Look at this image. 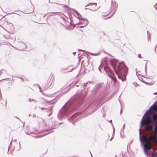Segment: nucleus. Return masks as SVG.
<instances>
[{
  "label": "nucleus",
  "mask_w": 157,
  "mask_h": 157,
  "mask_svg": "<svg viewBox=\"0 0 157 157\" xmlns=\"http://www.w3.org/2000/svg\"><path fill=\"white\" fill-rule=\"evenodd\" d=\"M157 101H155L144 115L140 122L139 129L140 140L147 156L157 157V152L154 145L157 147Z\"/></svg>",
  "instance_id": "1"
},
{
  "label": "nucleus",
  "mask_w": 157,
  "mask_h": 157,
  "mask_svg": "<svg viewBox=\"0 0 157 157\" xmlns=\"http://www.w3.org/2000/svg\"><path fill=\"white\" fill-rule=\"evenodd\" d=\"M87 93V91L82 90L79 94L75 95L69 100L60 110L58 115V118L60 120L65 118L76 110L81 105Z\"/></svg>",
  "instance_id": "2"
},
{
  "label": "nucleus",
  "mask_w": 157,
  "mask_h": 157,
  "mask_svg": "<svg viewBox=\"0 0 157 157\" xmlns=\"http://www.w3.org/2000/svg\"><path fill=\"white\" fill-rule=\"evenodd\" d=\"M118 60L111 59L110 60L111 65L112 66L118 78L123 82L126 79V77L128 71L127 67L123 62L117 63Z\"/></svg>",
  "instance_id": "3"
},
{
  "label": "nucleus",
  "mask_w": 157,
  "mask_h": 157,
  "mask_svg": "<svg viewBox=\"0 0 157 157\" xmlns=\"http://www.w3.org/2000/svg\"><path fill=\"white\" fill-rule=\"evenodd\" d=\"M118 6L117 4L113 0H111V8L110 9V10L111 11H113L112 16H113L115 13L117 9Z\"/></svg>",
  "instance_id": "4"
},
{
  "label": "nucleus",
  "mask_w": 157,
  "mask_h": 157,
  "mask_svg": "<svg viewBox=\"0 0 157 157\" xmlns=\"http://www.w3.org/2000/svg\"><path fill=\"white\" fill-rule=\"evenodd\" d=\"M48 124L50 129L55 128L58 127L57 123L54 121L50 120L48 122Z\"/></svg>",
  "instance_id": "5"
},
{
  "label": "nucleus",
  "mask_w": 157,
  "mask_h": 157,
  "mask_svg": "<svg viewBox=\"0 0 157 157\" xmlns=\"http://www.w3.org/2000/svg\"><path fill=\"white\" fill-rule=\"evenodd\" d=\"M103 69L105 70V73L108 76L113 73L110 69L107 66L104 67Z\"/></svg>",
  "instance_id": "6"
},
{
  "label": "nucleus",
  "mask_w": 157,
  "mask_h": 157,
  "mask_svg": "<svg viewBox=\"0 0 157 157\" xmlns=\"http://www.w3.org/2000/svg\"><path fill=\"white\" fill-rule=\"evenodd\" d=\"M91 109V106L89 105L87 106H84L82 109V111L81 112H87L90 111Z\"/></svg>",
  "instance_id": "7"
},
{
  "label": "nucleus",
  "mask_w": 157,
  "mask_h": 157,
  "mask_svg": "<svg viewBox=\"0 0 157 157\" xmlns=\"http://www.w3.org/2000/svg\"><path fill=\"white\" fill-rule=\"evenodd\" d=\"M108 76L109 77L111 78L113 81L114 83H116V82L117 79L113 73H112Z\"/></svg>",
  "instance_id": "8"
},
{
  "label": "nucleus",
  "mask_w": 157,
  "mask_h": 157,
  "mask_svg": "<svg viewBox=\"0 0 157 157\" xmlns=\"http://www.w3.org/2000/svg\"><path fill=\"white\" fill-rule=\"evenodd\" d=\"M80 113H76L72 116L69 119H68V120L69 121H71L73 120L74 118H75L77 116L80 114Z\"/></svg>",
  "instance_id": "9"
},
{
  "label": "nucleus",
  "mask_w": 157,
  "mask_h": 157,
  "mask_svg": "<svg viewBox=\"0 0 157 157\" xmlns=\"http://www.w3.org/2000/svg\"><path fill=\"white\" fill-rule=\"evenodd\" d=\"M82 21H81V23H83L84 24V26H86L88 23V21L86 19L82 18Z\"/></svg>",
  "instance_id": "10"
},
{
  "label": "nucleus",
  "mask_w": 157,
  "mask_h": 157,
  "mask_svg": "<svg viewBox=\"0 0 157 157\" xmlns=\"http://www.w3.org/2000/svg\"><path fill=\"white\" fill-rule=\"evenodd\" d=\"M92 5H94V6H97V3H94V2L89 3L85 7H86L87 6H92Z\"/></svg>",
  "instance_id": "11"
},
{
  "label": "nucleus",
  "mask_w": 157,
  "mask_h": 157,
  "mask_svg": "<svg viewBox=\"0 0 157 157\" xmlns=\"http://www.w3.org/2000/svg\"><path fill=\"white\" fill-rule=\"evenodd\" d=\"M88 53L90 55H92L93 56H98V55H99L100 53V52H98V53H91L90 52H89Z\"/></svg>",
  "instance_id": "12"
},
{
  "label": "nucleus",
  "mask_w": 157,
  "mask_h": 157,
  "mask_svg": "<svg viewBox=\"0 0 157 157\" xmlns=\"http://www.w3.org/2000/svg\"><path fill=\"white\" fill-rule=\"evenodd\" d=\"M103 67V66H102L101 65H100V66L98 67V70L99 71L101 72V69H102Z\"/></svg>",
  "instance_id": "13"
},
{
  "label": "nucleus",
  "mask_w": 157,
  "mask_h": 157,
  "mask_svg": "<svg viewBox=\"0 0 157 157\" xmlns=\"http://www.w3.org/2000/svg\"><path fill=\"white\" fill-rule=\"evenodd\" d=\"M85 9V10L86 9H89V10H92V11H95L98 9H88V8H86Z\"/></svg>",
  "instance_id": "14"
},
{
  "label": "nucleus",
  "mask_w": 157,
  "mask_h": 157,
  "mask_svg": "<svg viewBox=\"0 0 157 157\" xmlns=\"http://www.w3.org/2000/svg\"><path fill=\"white\" fill-rule=\"evenodd\" d=\"M65 89H67V91L66 92H64V93H66V92H67L69 91V89H70L69 86H67L66 87V88H65Z\"/></svg>",
  "instance_id": "15"
},
{
  "label": "nucleus",
  "mask_w": 157,
  "mask_h": 157,
  "mask_svg": "<svg viewBox=\"0 0 157 157\" xmlns=\"http://www.w3.org/2000/svg\"><path fill=\"white\" fill-rule=\"evenodd\" d=\"M88 66H86V67H85V70H87L88 71H90V70L88 68Z\"/></svg>",
  "instance_id": "16"
},
{
  "label": "nucleus",
  "mask_w": 157,
  "mask_h": 157,
  "mask_svg": "<svg viewBox=\"0 0 157 157\" xmlns=\"http://www.w3.org/2000/svg\"><path fill=\"white\" fill-rule=\"evenodd\" d=\"M75 68H76V67H72V68H71V70L68 71V72H71V71H72L73 70H74V69H75Z\"/></svg>",
  "instance_id": "17"
},
{
  "label": "nucleus",
  "mask_w": 157,
  "mask_h": 157,
  "mask_svg": "<svg viewBox=\"0 0 157 157\" xmlns=\"http://www.w3.org/2000/svg\"><path fill=\"white\" fill-rule=\"evenodd\" d=\"M147 61L145 65V72L146 73H147L146 66H147Z\"/></svg>",
  "instance_id": "18"
},
{
  "label": "nucleus",
  "mask_w": 157,
  "mask_h": 157,
  "mask_svg": "<svg viewBox=\"0 0 157 157\" xmlns=\"http://www.w3.org/2000/svg\"><path fill=\"white\" fill-rule=\"evenodd\" d=\"M75 13L77 14V15L79 17H81V16L80 15V14L78 12H76Z\"/></svg>",
  "instance_id": "19"
},
{
  "label": "nucleus",
  "mask_w": 157,
  "mask_h": 157,
  "mask_svg": "<svg viewBox=\"0 0 157 157\" xmlns=\"http://www.w3.org/2000/svg\"><path fill=\"white\" fill-rule=\"evenodd\" d=\"M88 82H87L86 83H85L84 85H83V87H85L86 86L87 84H88Z\"/></svg>",
  "instance_id": "20"
},
{
  "label": "nucleus",
  "mask_w": 157,
  "mask_h": 157,
  "mask_svg": "<svg viewBox=\"0 0 157 157\" xmlns=\"http://www.w3.org/2000/svg\"><path fill=\"white\" fill-rule=\"evenodd\" d=\"M29 101H30V102H31V101H34V102H36V100H34V99H32V100H31V99L29 98Z\"/></svg>",
  "instance_id": "21"
},
{
  "label": "nucleus",
  "mask_w": 157,
  "mask_h": 157,
  "mask_svg": "<svg viewBox=\"0 0 157 157\" xmlns=\"http://www.w3.org/2000/svg\"><path fill=\"white\" fill-rule=\"evenodd\" d=\"M138 57L139 58H142L141 55L140 54H138Z\"/></svg>",
  "instance_id": "22"
},
{
  "label": "nucleus",
  "mask_w": 157,
  "mask_h": 157,
  "mask_svg": "<svg viewBox=\"0 0 157 157\" xmlns=\"http://www.w3.org/2000/svg\"><path fill=\"white\" fill-rule=\"evenodd\" d=\"M78 50L79 51H82L83 52H85V51H84V50H81V49H78Z\"/></svg>",
  "instance_id": "23"
},
{
  "label": "nucleus",
  "mask_w": 157,
  "mask_h": 157,
  "mask_svg": "<svg viewBox=\"0 0 157 157\" xmlns=\"http://www.w3.org/2000/svg\"><path fill=\"white\" fill-rule=\"evenodd\" d=\"M52 107H51L49 108V109H46V110H51L52 109Z\"/></svg>",
  "instance_id": "24"
},
{
  "label": "nucleus",
  "mask_w": 157,
  "mask_h": 157,
  "mask_svg": "<svg viewBox=\"0 0 157 157\" xmlns=\"http://www.w3.org/2000/svg\"><path fill=\"white\" fill-rule=\"evenodd\" d=\"M154 95H157V92H154L153 93Z\"/></svg>",
  "instance_id": "25"
},
{
  "label": "nucleus",
  "mask_w": 157,
  "mask_h": 157,
  "mask_svg": "<svg viewBox=\"0 0 157 157\" xmlns=\"http://www.w3.org/2000/svg\"><path fill=\"white\" fill-rule=\"evenodd\" d=\"M39 89H40V91L41 92H42V90H41V88H40V86H39Z\"/></svg>",
  "instance_id": "26"
},
{
  "label": "nucleus",
  "mask_w": 157,
  "mask_h": 157,
  "mask_svg": "<svg viewBox=\"0 0 157 157\" xmlns=\"http://www.w3.org/2000/svg\"><path fill=\"white\" fill-rule=\"evenodd\" d=\"M109 122L110 123H111V124L112 125V126H113V124H112V120H110L109 121Z\"/></svg>",
  "instance_id": "27"
},
{
  "label": "nucleus",
  "mask_w": 157,
  "mask_h": 157,
  "mask_svg": "<svg viewBox=\"0 0 157 157\" xmlns=\"http://www.w3.org/2000/svg\"><path fill=\"white\" fill-rule=\"evenodd\" d=\"M41 109H45V108H44V107H42V108H41Z\"/></svg>",
  "instance_id": "28"
},
{
  "label": "nucleus",
  "mask_w": 157,
  "mask_h": 157,
  "mask_svg": "<svg viewBox=\"0 0 157 157\" xmlns=\"http://www.w3.org/2000/svg\"><path fill=\"white\" fill-rule=\"evenodd\" d=\"M11 143H12V142H10V145H9V147H8V150H9V147H10V144H11Z\"/></svg>",
  "instance_id": "29"
},
{
  "label": "nucleus",
  "mask_w": 157,
  "mask_h": 157,
  "mask_svg": "<svg viewBox=\"0 0 157 157\" xmlns=\"http://www.w3.org/2000/svg\"><path fill=\"white\" fill-rule=\"evenodd\" d=\"M2 72H1V71H0V75L2 74Z\"/></svg>",
  "instance_id": "30"
},
{
  "label": "nucleus",
  "mask_w": 157,
  "mask_h": 157,
  "mask_svg": "<svg viewBox=\"0 0 157 157\" xmlns=\"http://www.w3.org/2000/svg\"><path fill=\"white\" fill-rule=\"evenodd\" d=\"M85 27V26H80V28H83V27Z\"/></svg>",
  "instance_id": "31"
},
{
  "label": "nucleus",
  "mask_w": 157,
  "mask_h": 157,
  "mask_svg": "<svg viewBox=\"0 0 157 157\" xmlns=\"http://www.w3.org/2000/svg\"><path fill=\"white\" fill-rule=\"evenodd\" d=\"M36 115H35L34 114L33 115V117H36Z\"/></svg>",
  "instance_id": "32"
},
{
  "label": "nucleus",
  "mask_w": 157,
  "mask_h": 157,
  "mask_svg": "<svg viewBox=\"0 0 157 157\" xmlns=\"http://www.w3.org/2000/svg\"><path fill=\"white\" fill-rule=\"evenodd\" d=\"M113 138L112 137L110 140V141H111L112 140Z\"/></svg>",
  "instance_id": "33"
},
{
  "label": "nucleus",
  "mask_w": 157,
  "mask_h": 157,
  "mask_svg": "<svg viewBox=\"0 0 157 157\" xmlns=\"http://www.w3.org/2000/svg\"><path fill=\"white\" fill-rule=\"evenodd\" d=\"M76 53V52H73V54L74 55H75V54Z\"/></svg>",
  "instance_id": "34"
},
{
  "label": "nucleus",
  "mask_w": 157,
  "mask_h": 157,
  "mask_svg": "<svg viewBox=\"0 0 157 157\" xmlns=\"http://www.w3.org/2000/svg\"><path fill=\"white\" fill-rule=\"evenodd\" d=\"M147 34H148V35H149V32H148V31H147Z\"/></svg>",
  "instance_id": "35"
},
{
  "label": "nucleus",
  "mask_w": 157,
  "mask_h": 157,
  "mask_svg": "<svg viewBox=\"0 0 157 157\" xmlns=\"http://www.w3.org/2000/svg\"><path fill=\"white\" fill-rule=\"evenodd\" d=\"M78 117H77L75 119H74V121H75V120H77V119H78Z\"/></svg>",
  "instance_id": "36"
},
{
  "label": "nucleus",
  "mask_w": 157,
  "mask_h": 157,
  "mask_svg": "<svg viewBox=\"0 0 157 157\" xmlns=\"http://www.w3.org/2000/svg\"><path fill=\"white\" fill-rule=\"evenodd\" d=\"M72 67V66H69V67H68V68H67L68 69L69 68H70V67Z\"/></svg>",
  "instance_id": "37"
},
{
  "label": "nucleus",
  "mask_w": 157,
  "mask_h": 157,
  "mask_svg": "<svg viewBox=\"0 0 157 157\" xmlns=\"http://www.w3.org/2000/svg\"><path fill=\"white\" fill-rule=\"evenodd\" d=\"M51 114H52V113H49V116H50L51 115Z\"/></svg>",
  "instance_id": "38"
},
{
  "label": "nucleus",
  "mask_w": 157,
  "mask_h": 157,
  "mask_svg": "<svg viewBox=\"0 0 157 157\" xmlns=\"http://www.w3.org/2000/svg\"><path fill=\"white\" fill-rule=\"evenodd\" d=\"M16 117V118H18L19 120H20V119H19V118H17V117Z\"/></svg>",
  "instance_id": "39"
},
{
  "label": "nucleus",
  "mask_w": 157,
  "mask_h": 157,
  "mask_svg": "<svg viewBox=\"0 0 157 157\" xmlns=\"http://www.w3.org/2000/svg\"><path fill=\"white\" fill-rule=\"evenodd\" d=\"M90 154H91V156L92 157H93V156H92V154H91V152H90Z\"/></svg>",
  "instance_id": "40"
},
{
  "label": "nucleus",
  "mask_w": 157,
  "mask_h": 157,
  "mask_svg": "<svg viewBox=\"0 0 157 157\" xmlns=\"http://www.w3.org/2000/svg\"><path fill=\"white\" fill-rule=\"evenodd\" d=\"M75 86H76V87H78V85H75Z\"/></svg>",
  "instance_id": "41"
},
{
  "label": "nucleus",
  "mask_w": 157,
  "mask_h": 157,
  "mask_svg": "<svg viewBox=\"0 0 157 157\" xmlns=\"http://www.w3.org/2000/svg\"><path fill=\"white\" fill-rule=\"evenodd\" d=\"M87 64L88 65H89V63H88V61L87 63Z\"/></svg>",
  "instance_id": "42"
},
{
  "label": "nucleus",
  "mask_w": 157,
  "mask_h": 157,
  "mask_svg": "<svg viewBox=\"0 0 157 157\" xmlns=\"http://www.w3.org/2000/svg\"><path fill=\"white\" fill-rule=\"evenodd\" d=\"M122 111H121V112H120V113H122Z\"/></svg>",
  "instance_id": "43"
},
{
  "label": "nucleus",
  "mask_w": 157,
  "mask_h": 157,
  "mask_svg": "<svg viewBox=\"0 0 157 157\" xmlns=\"http://www.w3.org/2000/svg\"><path fill=\"white\" fill-rule=\"evenodd\" d=\"M11 45V46L13 47V48H14V46H13L12 45H11V44H10Z\"/></svg>",
  "instance_id": "44"
},
{
  "label": "nucleus",
  "mask_w": 157,
  "mask_h": 157,
  "mask_svg": "<svg viewBox=\"0 0 157 157\" xmlns=\"http://www.w3.org/2000/svg\"><path fill=\"white\" fill-rule=\"evenodd\" d=\"M124 125H123V128H124Z\"/></svg>",
  "instance_id": "45"
},
{
  "label": "nucleus",
  "mask_w": 157,
  "mask_h": 157,
  "mask_svg": "<svg viewBox=\"0 0 157 157\" xmlns=\"http://www.w3.org/2000/svg\"><path fill=\"white\" fill-rule=\"evenodd\" d=\"M78 19H81V18L79 17H78Z\"/></svg>",
  "instance_id": "46"
},
{
  "label": "nucleus",
  "mask_w": 157,
  "mask_h": 157,
  "mask_svg": "<svg viewBox=\"0 0 157 157\" xmlns=\"http://www.w3.org/2000/svg\"><path fill=\"white\" fill-rule=\"evenodd\" d=\"M157 47V45H156V47H155V49Z\"/></svg>",
  "instance_id": "47"
},
{
  "label": "nucleus",
  "mask_w": 157,
  "mask_h": 157,
  "mask_svg": "<svg viewBox=\"0 0 157 157\" xmlns=\"http://www.w3.org/2000/svg\"><path fill=\"white\" fill-rule=\"evenodd\" d=\"M91 113V112H89V113Z\"/></svg>",
  "instance_id": "48"
},
{
  "label": "nucleus",
  "mask_w": 157,
  "mask_h": 157,
  "mask_svg": "<svg viewBox=\"0 0 157 157\" xmlns=\"http://www.w3.org/2000/svg\"><path fill=\"white\" fill-rule=\"evenodd\" d=\"M62 123H59V124H60Z\"/></svg>",
  "instance_id": "49"
},
{
  "label": "nucleus",
  "mask_w": 157,
  "mask_h": 157,
  "mask_svg": "<svg viewBox=\"0 0 157 157\" xmlns=\"http://www.w3.org/2000/svg\"><path fill=\"white\" fill-rule=\"evenodd\" d=\"M72 124H74V122H73V123H72Z\"/></svg>",
  "instance_id": "50"
},
{
  "label": "nucleus",
  "mask_w": 157,
  "mask_h": 157,
  "mask_svg": "<svg viewBox=\"0 0 157 157\" xmlns=\"http://www.w3.org/2000/svg\"><path fill=\"white\" fill-rule=\"evenodd\" d=\"M26 134H28V135H29V134L27 133H26Z\"/></svg>",
  "instance_id": "51"
},
{
  "label": "nucleus",
  "mask_w": 157,
  "mask_h": 157,
  "mask_svg": "<svg viewBox=\"0 0 157 157\" xmlns=\"http://www.w3.org/2000/svg\"><path fill=\"white\" fill-rule=\"evenodd\" d=\"M30 114H29V117H30Z\"/></svg>",
  "instance_id": "52"
},
{
  "label": "nucleus",
  "mask_w": 157,
  "mask_h": 157,
  "mask_svg": "<svg viewBox=\"0 0 157 157\" xmlns=\"http://www.w3.org/2000/svg\"><path fill=\"white\" fill-rule=\"evenodd\" d=\"M113 130H114V128L113 127Z\"/></svg>",
  "instance_id": "53"
},
{
  "label": "nucleus",
  "mask_w": 157,
  "mask_h": 157,
  "mask_svg": "<svg viewBox=\"0 0 157 157\" xmlns=\"http://www.w3.org/2000/svg\"><path fill=\"white\" fill-rule=\"evenodd\" d=\"M5 79H8V78H5Z\"/></svg>",
  "instance_id": "54"
}]
</instances>
